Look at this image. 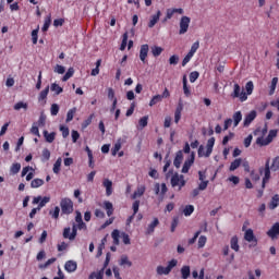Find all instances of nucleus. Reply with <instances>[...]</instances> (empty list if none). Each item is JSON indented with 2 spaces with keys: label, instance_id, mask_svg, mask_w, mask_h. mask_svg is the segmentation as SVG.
I'll return each mask as SVG.
<instances>
[{
  "label": "nucleus",
  "instance_id": "a18cd8bd",
  "mask_svg": "<svg viewBox=\"0 0 279 279\" xmlns=\"http://www.w3.org/2000/svg\"><path fill=\"white\" fill-rule=\"evenodd\" d=\"M207 241H208V238H206V235H201L197 242L198 250H202V247H205Z\"/></svg>",
  "mask_w": 279,
  "mask_h": 279
},
{
  "label": "nucleus",
  "instance_id": "bb28decb",
  "mask_svg": "<svg viewBox=\"0 0 279 279\" xmlns=\"http://www.w3.org/2000/svg\"><path fill=\"white\" fill-rule=\"evenodd\" d=\"M44 137L46 143H53L56 141V132L49 133V131H44Z\"/></svg>",
  "mask_w": 279,
  "mask_h": 279
},
{
  "label": "nucleus",
  "instance_id": "6e6d98bb",
  "mask_svg": "<svg viewBox=\"0 0 279 279\" xmlns=\"http://www.w3.org/2000/svg\"><path fill=\"white\" fill-rule=\"evenodd\" d=\"M120 150H121V142H118L111 148V156H117V154H119Z\"/></svg>",
  "mask_w": 279,
  "mask_h": 279
},
{
  "label": "nucleus",
  "instance_id": "09e8293b",
  "mask_svg": "<svg viewBox=\"0 0 279 279\" xmlns=\"http://www.w3.org/2000/svg\"><path fill=\"white\" fill-rule=\"evenodd\" d=\"M58 112H60V106H58V104H52L50 107V114L52 117H58Z\"/></svg>",
  "mask_w": 279,
  "mask_h": 279
},
{
  "label": "nucleus",
  "instance_id": "412c9836",
  "mask_svg": "<svg viewBox=\"0 0 279 279\" xmlns=\"http://www.w3.org/2000/svg\"><path fill=\"white\" fill-rule=\"evenodd\" d=\"M102 186L106 189L107 197H110V195H112V181H110L109 179H105L102 181Z\"/></svg>",
  "mask_w": 279,
  "mask_h": 279
},
{
  "label": "nucleus",
  "instance_id": "a19ab883",
  "mask_svg": "<svg viewBox=\"0 0 279 279\" xmlns=\"http://www.w3.org/2000/svg\"><path fill=\"white\" fill-rule=\"evenodd\" d=\"M51 26V15H48L45 19L44 26L41 28V32H49V27Z\"/></svg>",
  "mask_w": 279,
  "mask_h": 279
},
{
  "label": "nucleus",
  "instance_id": "052dcab7",
  "mask_svg": "<svg viewBox=\"0 0 279 279\" xmlns=\"http://www.w3.org/2000/svg\"><path fill=\"white\" fill-rule=\"evenodd\" d=\"M104 270L99 271V272H92L88 277V279H104Z\"/></svg>",
  "mask_w": 279,
  "mask_h": 279
},
{
  "label": "nucleus",
  "instance_id": "dca6fc26",
  "mask_svg": "<svg viewBox=\"0 0 279 279\" xmlns=\"http://www.w3.org/2000/svg\"><path fill=\"white\" fill-rule=\"evenodd\" d=\"M160 16H162V12L160 10H158L155 15L150 16V20L148 22V27L150 29L156 26V23H158V21H160Z\"/></svg>",
  "mask_w": 279,
  "mask_h": 279
},
{
  "label": "nucleus",
  "instance_id": "393cba45",
  "mask_svg": "<svg viewBox=\"0 0 279 279\" xmlns=\"http://www.w3.org/2000/svg\"><path fill=\"white\" fill-rule=\"evenodd\" d=\"M232 119H233V126L238 128L241 121H243V113H241V111H236L235 113H233Z\"/></svg>",
  "mask_w": 279,
  "mask_h": 279
},
{
  "label": "nucleus",
  "instance_id": "2eb2a0df",
  "mask_svg": "<svg viewBox=\"0 0 279 279\" xmlns=\"http://www.w3.org/2000/svg\"><path fill=\"white\" fill-rule=\"evenodd\" d=\"M254 119H256V110H252L250 113L245 116L244 122H243L244 128H250Z\"/></svg>",
  "mask_w": 279,
  "mask_h": 279
},
{
  "label": "nucleus",
  "instance_id": "f03ea898",
  "mask_svg": "<svg viewBox=\"0 0 279 279\" xmlns=\"http://www.w3.org/2000/svg\"><path fill=\"white\" fill-rule=\"evenodd\" d=\"M173 267H178V259H171L168 263V266H158L157 267V274L158 276H169L171 274V270L173 269Z\"/></svg>",
  "mask_w": 279,
  "mask_h": 279
},
{
  "label": "nucleus",
  "instance_id": "c85d7f7f",
  "mask_svg": "<svg viewBox=\"0 0 279 279\" xmlns=\"http://www.w3.org/2000/svg\"><path fill=\"white\" fill-rule=\"evenodd\" d=\"M191 277V266H183L181 268V278L189 279Z\"/></svg>",
  "mask_w": 279,
  "mask_h": 279
},
{
  "label": "nucleus",
  "instance_id": "5701e85b",
  "mask_svg": "<svg viewBox=\"0 0 279 279\" xmlns=\"http://www.w3.org/2000/svg\"><path fill=\"white\" fill-rule=\"evenodd\" d=\"M279 206V194H275L272 197H271V201L270 203L268 204V208L270 210H276V208H278Z\"/></svg>",
  "mask_w": 279,
  "mask_h": 279
},
{
  "label": "nucleus",
  "instance_id": "5fc2aeb1",
  "mask_svg": "<svg viewBox=\"0 0 279 279\" xmlns=\"http://www.w3.org/2000/svg\"><path fill=\"white\" fill-rule=\"evenodd\" d=\"M160 101H162V97H160V95H155L150 101H149V106L154 107L156 106V104H160Z\"/></svg>",
  "mask_w": 279,
  "mask_h": 279
},
{
  "label": "nucleus",
  "instance_id": "72a5a7b5",
  "mask_svg": "<svg viewBox=\"0 0 279 279\" xmlns=\"http://www.w3.org/2000/svg\"><path fill=\"white\" fill-rule=\"evenodd\" d=\"M75 74V70L73 68L68 69L66 73L62 77V82H69L71 77Z\"/></svg>",
  "mask_w": 279,
  "mask_h": 279
},
{
  "label": "nucleus",
  "instance_id": "1a4fd4ad",
  "mask_svg": "<svg viewBox=\"0 0 279 279\" xmlns=\"http://www.w3.org/2000/svg\"><path fill=\"white\" fill-rule=\"evenodd\" d=\"M191 25V17L183 15L179 22V34L180 36H183V34H186L189 32V27Z\"/></svg>",
  "mask_w": 279,
  "mask_h": 279
},
{
  "label": "nucleus",
  "instance_id": "e433bc0d",
  "mask_svg": "<svg viewBox=\"0 0 279 279\" xmlns=\"http://www.w3.org/2000/svg\"><path fill=\"white\" fill-rule=\"evenodd\" d=\"M278 86V77H274L271 80V84H270V87H269V93L268 95H274V93H276V87Z\"/></svg>",
  "mask_w": 279,
  "mask_h": 279
},
{
  "label": "nucleus",
  "instance_id": "680f3d73",
  "mask_svg": "<svg viewBox=\"0 0 279 279\" xmlns=\"http://www.w3.org/2000/svg\"><path fill=\"white\" fill-rule=\"evenodd\" d=\"M178 62H180V56L173 54L169 58V64H172L173 66H175Z\"/></svg>",
  "mask_w": 279,
  "mask_h": 279
},
{
  "label": "nucleus",
  "instance_id": "b1692460",
  "mask_svg": "<svg viewBox=\"0 0 279 279\" xmlns=\"http://www.w3.org/2000/svg\"><path fill=\"white\" fill-rule=\"evenodd\" d=\"M120 267H132V262L128 255H122L119 260Z\"/></svg>",
  "mask_w": 279,
  "mask_h": 279
},
{
  "label": "nucleus",
  "instance_id": "9d476101",
  "mask_svg": "<svg viewBox=\"0 0 279 279\" xmlns=\"http://www.w3.org/2000/svg\"><path fill=\"white\" fill-rule=\"evenodd\" d=\"M49 202H51V197H49V196H45L44 198H43V196H36L33 199V204H38L37 210L45 208V206H47V204H49Z\"/></svg>",
  "mask_w": 279,
  "mask_h": 279
},
{
  "label": "nucleus",
  "instance_id": "f257e3e1",
  "mask_svg": "<svg viewBox=\"0 0 279 279\" xmlns=\"http://www.w3.org/2000/svg\"><path fill=\"white\" fill-rule=\"evenodd\" d=\"M271 171L276 172L279 171V156L272 158L271 163L270 159H267L265 162V167L259 168V174L263 175V183L262 186L265 189L267 182L271 180Z\"/></svg>",
  "mask_w": 279,
  "mask_h": 279
},
{
  "label": "nucleus",
  "instance_id": "9b49d317",
  "mask_svg": "<svg viewBox=\"0 0 279 279\" xmlns=\"http://www.w3.org/2000/svg\"><path fill=\"white\" fill-rule=\"evenodd\" d=\"M194 162H195V153H192L190 158H187L184 161L181 172L189 173V171L191 170V167H193Z\"/></svg>",
  "mask_w": 279,
  "mask_h": 279
},
{
  "label": "nucleus",
  "instance_id": "8fccbe9b",
  "mask_svg": "<svg viewBox=\"0 0 279 279\" xmlns=\"http://www.w3.org/2000/svg\"><path fill=\"white\" fill-rule=\"evenodd\" d=\"M173 14H175L174 9H167L166 17L163 19V23H167V21H171V19H173Z\"/></svg>",
  "mask_w": 279,
  "mask_h": 279
},
{
  "label": "nucleus",
  "instance_id": "39448f33",
  "mask_svg": "<svg viewBox=\"0 0 279 279\" xmlns=\"http://www.w3.org/2000/svg\"><path fill=\"white\" fill-rule=\"evenodd\" d=\"M244 241L250 243L248 247H256L258 245V238L254 234V230L246 229L244 232Z\"/></svg>",
  "mask_w": 279,
  "mask_h": 279
},
{
  "label": "nucleus",
  "instance_id": "603ef678",
  "mask_svg": "<svg viewBox=\"0 0 279 279\" xmlns=\"http://www.w3.org/2000/svg\"><path fill=\"white\" fill-rule=\"evenodd\" d=\"M13 108H14V110H21V109L27 110L28 105H27V102L19 101V102H16V104L14 105Z\"/></svg>",
  "mask_w": 279,
  "mask_h": 279
},
{
  "label": "nucleus",
  "instance_id": "2f4dec72",
  "mask_svg": "<svg viewBox=\"0 0 279 279\" xmlns=\"http://www.w3.org/2000/svg\"><path fill=\"white\" fill-rule=\"evenodd\" d=\"M43 184H45V180H43V179H34L31 182V189H40V186H43Z\"/></svg>",
  "mask_w": 279,
  "mask_h": 279
},
{
  "label": "nucleus",
  "instance_id": "58836bf2",
  "mask_svg": "<svg viewBox=\"0 0 279 279\" xmlns=\"http://www.w3.org/2000/svg\"><path fill=\"white\" fill-rule=\"evenodd\" d=\"M195 211V207L193 205H187L185 206V208L183 209V215L185 217H191V215H193V213Z\"/></svg>",
  "mask_w": 279,
  "mask_h": 279
},
{
  "label": "nucleus",
  "instance_id": "13d9d810",
  "mask_svg": "<svg viewBox=\"0 0 279 279\" xmlns=\"http://www.w3.org/2000/svg\"><path fill=\"white\" fill-rule=\"evenodd\" d=\"M197 49H199V41H195L187 53L195 56V53H197Z\"/></svg>",
  "mask_w": 279,
  "mask_h": 279
},
{
  "label": "nucleus",
  "instance_id": "de8ad7c7",
  "mask_svg": "<svg viewBox=\"0 0 279 279\" xmlns=\"http://www.w3.org/2000/svg\"><path fill=\"white\" fill-rule=\"evenodd\" d=\"M75 112H77L76 108L70 109L66 113V123H71V120L73 119V117H75Z\"/></svg>",
  "mask_w": 279,
  "mask_h": 279
},
{
  "label": "nucleus",
  "instance_id": "3c124183",
  "mask_svg": "<svg viewBox=\"0 0 279 279\" xmlns=\"http://www.w3.org/2000/svg\"><path fill=\"white\" fill-rule=\"evenodd\" d=\"M128 33H124L123 36H122V43H121V46H120V51H125V47H128Z\"/></svg>",
  "mask_w": 279,
  "mask_h": 279
},
{
  "label": "nucleus",
  "instance_id": "20e7f679",
  "mask_svg": "<svg viewBox=\"0 0 279 279\" xmlns=\"http://www.w3.org/2000/svg\"><path fill=\"white\" fill-rule=\"evenodd\" d=\"M276 136H278V130H270L266 138L257 137L256 144L265 147L266 145H269Z\"/></svg>",
  "mask_w": 279,
  "mask_h": 279
},
{
  "label": "nucleus",
  "instance_id": "c756f323",
  "mask_svg": "<svg viewBox=\"0 0 279 279\" xmlns=\"http://www.w3.org/2000/svg\"><path fill=\"white\" fill-rule=\"evenodd\" d=\"M183 93L185 97H191V88L189 87L186 75L183 76Z\"/></svg>",
  "mask_w": 279,
  "mask_h": 279
},
{
  "label": "nucleus",
  "instance_id": "0eeeda50",
  "mask_svg": "<svg viewBox=\"0 0 279 279\" xmlns=\"http://www.w3.org/2000/svg\"><path fill=\"white\" fill-rule=\"evenodd\" d=\"M77 225L73 223L72 226V232L70 227H65L63 229V239H69V241H75V238L77 236Z\"/></svg>",
  "mask_w": 279,
  "mask_h": 279
},
{
  "label": "nucleus",
  "instance_id": "4d7b16f0",
  "mask_svg": "<svg viewBox=\"0 0 279 279\" xmlns=\"http://www.w3.org/2000/svg\"><path fill=\"white\" fill-rule=\"evenodd\" d=\"M199 78V72L194 71L190 73V82L191 84H194V82H197V80Z\"/></svg>",
  "mask_w": 279,
  "mask_h": 279
},
{
  "label": "nucleus",
  "instance_id": "f3484780",
  "mask_svg": "<svg viewBox=\"0 0 279 279\" xmlns=\"http://www.w3.org/2000/svg\"><path fill=\"white\" fill-rule=\"evenodd\" d=\"M65 271L68 274H73V271H77V262L74 260H68L64 265Z\"/></svg>",
  "mask_w": 279,
  "mask_h": 279
},
{
  "label": "nucleus",
  "instance_id": "c03bdc74",
  "mask_svg": "<svg viewBox=\"0 0 279 279\" xmlns=\"http://www.w3.org/2000/svg\"><path fill=\"white\" fill-rule=\"evenodd\" d=\"M49 215L52 219H59V217H60V207L56 206L54 209H50Z\"/></svg>",
  "mask_w": 279,
  "mask_h": 279
},
{
  "label": "nucleus",
  "instance_id": "ddd939ff",
  "mask_svg": "<svg viewBox=\"0 0 279 279\" xmlns=\"http://www.w3.org/2000/svg\"><path fill=\"white\" fill-rule=\"evenodd\" d=\"M267 236H269V239H278L279 236V222H276L275 225H272V227L267 231Z\"/></svg>",
  "mask_w": 279,
  "mask_h": 279
},
{
  "label": "nucleus",
  "instance_id": "aec40b11",
  "mask_svg": "<svg viewBox=\"0 0 279 279\" xmlns=\"http://www.w3.org/2000/svg\"><path fill=\"white\" fill-rule=\"evenodd\" d=\"M49 95V85L39 93L38 95V102L43 104L45 106V104H47V97Z\"/></svg>",
  "mask_w": 279,
  "mask_h": 279
},
{
  "label": "nucleus",
  "instance_id": "6e6552de",
  "mask_svg": "<svg viewBox=\"0 0 279 279\" xmlns=\"http://www.w3.org/2000/svg\"><path fill=\"white\" fill-rule=\"evenodd\" d=\"M61 213L63 215H71L73 213V201L70 198H62L60 202Z\"/></svg>",
  "mask_w": 279,
  "mask_h": 279
},
{
  "label": "nucleus",
  "instance_id": "6ab92c4d",
  "mask_svg": "<svg viewBox=\"0 0 279 279\" xmlns=\"http://www.w3.org/2000/svg\"><path fill=\"white\" fill-rule=\"evenodd\" d=\"M159 225L160 220H158V218H154V220L147 227L146 234H154Z\"/></svg>",
  "mask_w": 279,
  "mask_h": 279
},
{
  "label": "nucleus",
  "instance_id": "ea45409f",
  "mask_svg": "<svg viewBox=\"0 0 279 279\" xmlns=\"http://www.w3.org/2000/svg\"><path fill=\"white\" fill-rule=\"evenodd\" d=\"M19 171H21V163L20 162L12 163L10 168V173H12V175H16Z\"/></svg>",
  "mask_w": 279,
  "mask_h": 279
},
{
  "label": "nucleus",
  "instance_id": "49530a36",
  "mask_svg": "<svg viewBox=\"0 0 279 279\" xmlns=\"http://www.w3.org/2000/svg\"><path fill=\"white\" fill-rule=\"evenodd\" d=\"M49 158H51V151H49V148H44L43 153H41V160L44 162H47V160H49Z\"/></svg>",
  "mask_w": 279,
  "mask_h": 279
},
{
  "label": "nucleus",
  "instance_id": "7c9ffc66",
  "mask_svg": "<svg viewBox=\"0 0 279 279\" xmlns=\"http://www.w3.org/2000/svg\"><path fill=\"white\" fill-rule=\"evenodd\" d=\"M50 90L54 93V95H61V93H64V88L60 87L57 83L51 84Z\"/></svg>",
  "mask_w": 279,
  "mask_h": 279
},
{
  "label": "nucleus",
  "instance_id": "338daca9",
  "mask_svg": "<svg viewBox=\"0 0 279 279\" xmlns=\"http://www.w3.org/2000/svg\"><path fill=\"white\" fill-rule=\"evenodd\" d=\"M66 69L63 65L57 64L54 66V73H58L59 75H63Z\"/></svg>",
  "mask_w": 279,
  "mask_h": 279
},
{
  "label": "nucleus",
  "instance_id": "4c0bfd02",
  "mask_svg": "<svg viewBox=\"0 0 279 279\" xmlns=\"http://www.w3.org/2000/svg\"><path fill=\"white\" fill-rule=\"evenodd\" d=\"M162 51H165V49H162V47H160V46L151 47V53H153L154 58H158V56H160L162 53Z\"/></svg>",
  "mask_w": 279,
  "mask_h": 279
},
{
  "label": "nucleus",
  "instance_id": "864d4df0",
  "mask_svg": "<svg viewBox=\"0 0 279 279\" xmlns=\"http://www.w3.org/2000/svg\"><path fill=\"white\" fill-rule=\"evenodd\" d=\"M148 121H149V116H144L143 118H141L138 121L140 128H142V130L143 128H147Z\"/></svg>",
  "mask_w": 279,
  "mask_h": 279
},
{
  "label": "nucleus",
  "instance_id": "423d86ee",
  "mask_svg": "<svg viewBox=\"0 0 279 279\" xmlns=\"http://www.w3.org/2000/svg\"><path fill=\"white\" fill-rule=\"evenodd\" d=\"M231 97L233 99L239 98L240 101H247V94L244 90H241V85H239V83L233 85V93L231 94Z\"/></svg>",
  "mask_w": 279,
  "mask_h": 279
},
{
  "label": "nucleus",
  "instance_id": "0e129e2a",
  "mask_svg": "<svg viewBox=\"0 0 279 279\" xmlns=\"http://www.w3.org/2000/svg\"><path fill=\"white\" fill-rule=\"evenodd\" d=\"M93 119H95V113H92L86 120H84L82 126L88 128V125H90V123H93Z\"/></svg>",
  "mask_w": 279,
  "mask_h": 279
},
{
  "label": "nucleus",
  "instance_id": "79ce46f5",
  "mask_svg": "<svg viewBox=\"0 0 279 279\" xmlns=\"http://www.w3.org/2000/svg\"><path fill=\"white\" fill-rule=\"evenodd\" d=\"M40 27L37 26V28L32 31V41L33 45H38V32H39Z\"/></svg>",
  "mask_w": 279,
  "mask_h": 279
},
{
  "label": "nucleus",
  "instance_id": "e2e57ef3",
  "mask_svg": "<svg viewBox=\"0 0 279 279\" xmlns=\"http://www.w3.org/2000/svg\"><path fill=\"white\" fill-rule=\"evenodd\" d=\"M39 126L36 125V123H33V126L31 129V134L34 136H38L40 138V131L38 130Z\"/></svg>",
  "mask_w": 279,
  "mask_h": 279
},
{
  "label": "nucleus",
  "instance_id": "cd10ccee",
  "mask_svg": "<svg viewBox=\"0 0 279 279\" xmlns=\"http://www.w3.org/2000/svg\"><path fill=\"white\" fill-rule=\"evenodd\" d=\"M230 245H231V250H233L234 252H239L240 246H239V236L233 235L230 240Z\"/></svg>",
  "mask_w": 279,
  "mask_h": 279
},
{
  "label": "nucleus",
  "instance_id": "473e14b6",
  "mask_svg": "<svg viewBox=\"0 0 279 279\" xmlns=\"http://www.w3.org/2000/svg\"><path fill=\"white\" fill-rule=\"evenodd\" d=\"M242 159L238 158L234 161L231 162L229 167V171H236L241 167Z\"/></svg>",
  "mask_w": 279,
  "mask_h": 279
},
{
  "label": "nucleus",
  "instance_id": "4be33fe9",
  "mask_svg": "<svg viewBox=\"0 0 279 279\" xmlns=\"http://www.w3.org/2000/svg\"><path fill=\"white\" fill-rule=\"evenodd\" d=\"M104 208L105 210H107V217H112V215H114V206L112 205L111 202L105 201Z\"/></svg>",
  "mask_w": 279,
  "mask_h": 279
},
{
  "label": "nucleus",
  "instance_id": "a878e982",
  "mask_svg": "<svg viewBox=\"0 0 279 279\" xmlns=\"http://www.w3.org/2000/svg\"><path fill=\"white\" fill-rule=\"evenodd\" d=\"M210 154H213V148L206 147V153L204 154V146L201 145L198 147V156L202 158V156H205V158H210Z\"/></svg>",
  "mask_w": 279,
  "mask_h": 279
},
{
  "label": "nucleus",
  "instance_id": "7ed1b4c3",
  "mask_svg": "<svg viewBox=\"0 0 279 279\" xmlns=\"http://www.w3.org/2000/svg\"><path fill=\"white\" fill-rule=\"evenodd\" d=\"M170 183L173 189H175V186H179V191H182V187L186 186V181L184 180V174H179L178 172H175L171 177Z\"/></svg>",
  "mask_w": 279,
  "mask_h": 279
},
{
  "label": "nucleus",
  "instance_id": "a211bd4d",
  "mask_svg": "<svg viewBox=\"0 0 279 279\" xmlns=\"http://www.w3.org/2000/svg\"><path fill=\"white\" fill-rule=\"evenodd\" d=\"M183 160H184V154L182 153V150L177 151L174 160H173V166L177 169H180Z\"/></svg>",
  "mask_w": 279,
  "mask_h": 279
},
{
  "label": "nucleus",
  "instance_id": "f8f14e48",
  "mask_svg": "<svg viewBox=\"0 0 279 279\" xmlns=\"http://www.w3.org/2000/svg\"><path fill=\"white\" fill-rule=\"evenodd\" d=\"M149 54V45L144 44L141 46L140 49V60L143 62V64L147 63V56Z\"/></svg>",
  "mask_w": 279,
  "mask_h": 279
},
{
  "label": "nucleus",
  "instance_id": "69168bd1",
  "mask_svg": "<svg viewBox=\"0 0 279 279\" xmlns=\"http://www.w3.org/2000/svg\"><path fill=\"white\" fill-rule=\"evenodd\" d=\"M132 208H133V215H137L138 208H141V201H134Z\"/></svg>",
  "mask_w": 279,
  "mask_h": 279
},
{
  "label": "nucleus",
  "instance_id": "4468645a",
  "mask_svg": "<svg viewBox=\"0 0 279 279\" xmlns=\"http://www.w3.org/2000/svg\"><path fill=\"white\" fill-rule=\"evenodd\" d=\"M145 191H147L145 185H138L135 192L131 195V199H138V197H143L145 195Z\"/></svg>",
  "mask_w": 279,
  "mask_h": 279
},
{
  "label": "nucleus",
  "instance_id": "f704fd0d",
  "mask_svg": "<svg viewBox=\"0 0 279 279\" xmlns=\"http://www.w3.org/2000/svg\"><path fill=\"white\" fill-rule=\"evenodd\" d=\"M37 126L39 128H45V125H47V116H45L44 113H41L39 116V119L37 122H35Z\"/></svg>",
  "mask_w": 279,
  "mask_h": 279
},
{
  "label": "nucleus",
  "instance_id": "bf43d9fd",
  "mask_svg": "<svg viewBox=\"0 0 279 279\" xmlns=\"http://www.w3.org/2000/svg\"><path fill=\"white\" fill-rule=\"evenodd\" d=\"M199 234H202V230H198L194 233V236L187 241L189 245L195 244L197 239H199Z\"/></svg>",
  "mask_w": 279,
  "mask_h": 279
},
{
  "label": "nucleus",
  "instance_id": "c9c22d12",
  "mask_svg": "<svg viewBox=\"0 0 279 279\" xmlns=\"http://www.w3.org/2000/svg\"><path fill=\"white\" fill-rule=\"evenodd\" d=\"M61 167H62V158L59 157L53 165V168H52L53 173L56 174L60 173Z\"/></svg>",
  "mask_w": 279,
  "mask_h": 279
},
{
  "label": "nucleus",
  "instance_id": "37998d69",
  "mask_svg": "<svg viewBox=\"0 0 279 279\" xmlns=\"http://www.w3.org/2000/svg\"><path fill=\"white\" fill-rule=\"evenodd\" d=\"M245 90H246V97L247 95H252V93H254V82L252 81H248L246 84H245Z\"/></svg>",
  "mask_w": 279,
  "mask_h": 279
},
{
  "label": "nucleus",
  "instance_id": "774afa93",
  "mask_svg": "<svg viewBox=\"0 0 279 279\" xmlns=\"http://www.w3.org/2000/svg\"><path fill=\"white\" fill-rule=\"evenodd\" d=\"M192 58H193V54H191L190 52H187V54H186V56L183 58V60H182V63H181L182 66H185L187 62H191Z\"/></svg>",
  "mask_w": 279,
  "mask_h": 279
}]
</instances>
